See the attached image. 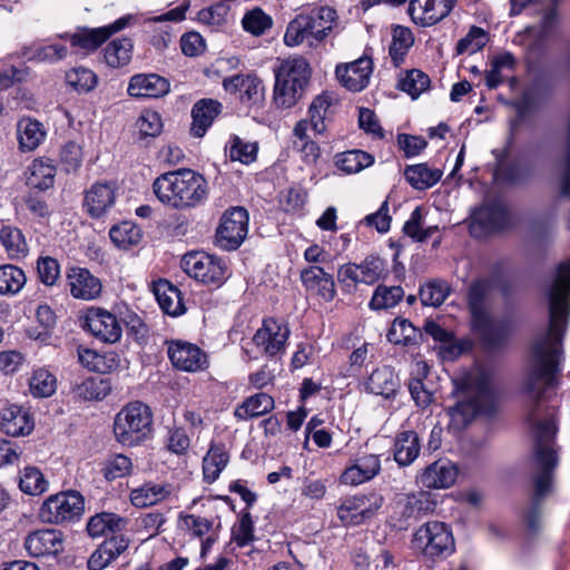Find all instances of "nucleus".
I'll use <instances>...</instances> for the list:
<instances>
[{
	"instance_id": "1",
	"label": "nucleus",
	"mask_w": 570,
	"mask_h": 570,
	"mask_svg": "<svg viewBox=\"0 0 570 570\" xmlns=\"http://www.w3.org/2000/svg\"><path fill=\"white\" fill-rule=\"evenodd\" d=\"M548 306V327L530 344L522 381L527 396L525 422L533 439L531 488L522 521L530 533H538L543 522V505L554 490L559 463L556 444L557 411L543 404L546 391L553 386L563 362V338L570 322V294H543Z\"/></svg>"
},
{
	"instance_id": "2",
	"label": "nucleus",
	"mask_w": 570,
	"mask_h": 570,
	"mask_svg": "<svg viewBox=\"0 0 570 570\" xmlns=\"http://www.w3.org/2000/svg\"><path fill=\"white\" fill-rule=\"evenodd\" d=\"M492 376L488 368L476 365L454 380L452 395L455 403L446 409L450 417L449 430L460 433L481 414L494 411L495 397L491 386Z\"/></svg>"
},
{
	"instance_id": "3",
	"label": "nucleus",
	"mask_w": 570,
	"mask_h": 570,
	"mask_svg": "<svg viewBox=\"0 0 570 570\" xmlns=\"http://www.w3.org/2000/svg\"><path fill=\"white\" fill-rule=\"evenodd\" d=\"M153 191L161 204L184 210L206 202L208 183L202 174L179 168L159 175L153 183Z\"/></svg>"
},
{
	"instance_id": "4",
	"label": "nucleus",
	"mask_w": 570,
	"mask_h": 570,
	"mask_svg": "<svg viewBox=\"0 0 570 570\" xmlns=\"http://www.w3.org/2000/svg\"><path fill=\"white\" fill-rule=\"evenodd\" d=\"M335 17V10L326 6L297 14L286 28L284 43L296 47L305 41L309 46L321 42L332 30Z\"/></svg>"
},
{
	"instance_id": "5",
	"label": "nucleus",
	"mask_w": 570,
	"mask_h": 570,
	"mask_svg": "<svg viewBox=\"0 0 570 570\" xmlns=\"http://www.w3.org/2000/svg\"><path fill=\"white\" fill-rule=\"evenodd\" d=\"M114 432L118 442L124 445L139 444L153 432L151 409L140 401L128 403L116 415Z\"/></svg>"
},
{
	"instance_id": "6",
	"label": "nucleus",
	"mask_w": 570,
	"mask_h": 570,
	"mask_svg": "<svg viewBox=\"0 0 570 570\" xmlns=\"http://www.w3.org/2000/svg\"><path fill=\"white\" fill-rule=\"evenodd\" d=\"M412 548L428 560L445 559L455 550L451 527L441 521H428L413 534Z\"/></svg>"
},
{
	"instance_id": "7",
	"label": "nucleus",
	"mask_w": 570,
	"mask_h": 570,
	"mask_svg": "<svg viewBox=\"0 0 570 570\" xmlns=\"http://www.w3.org/2000/svg\"><path fill=\"white\" fill-rule=\"evenodd\" d=\"M85 512V499L75 490L47 498L40 507L39 518L45 523L67 524L80 520Z\"/></svg>"
},
{
	"instance_id": "8",
	"label": "nucleus",
	"mask_w": 570,
	"mask_h": 570,
	"mask_svg": "<svg viewBox=\"0 0 570 570\" xmlns=\"http://www.w3.org/2000/svg\"><path fill=\"white\" fill-rule=\"evenodd\" d=\"M132 20V14H126L118 18L110 24L99 28L81 27L75 32H65L59 35V38L69 41L70 46L76 49V51L89 53L98 49L112 35L127 28Z\"/></svg>"
},
{
	"instance_id": "9",
	"label": "nucleus",
	"mask_w": 570,
	"mask_h": 570,
	"mask_svg": "<svg viewBox=\"0 0 570 570\" xmlns=\"http://www.w3.org/2000/svg\"><path fill=\"white\" fill-rule=\"evenodd\" d=\"M183 269L193 278L204 284L219 287L228 278L226 263L204 252H193L184 256Z\"/></svg>"
},
{
	"instance_id": "10",
	"label": "nucleus",
	"mask_w": 570,
	"mask_h": 570,
	"mask_svg": "<svg viewBox=\"0 0 570 570\" xmlns=\"http://www.w3.org/2000/svg\"><path fill=\"white\" fill-rule=\"evenodd\" d=\"M384 504L377 492L345 498L337 507V517L344 525H361L373 519Z\"/></svg>"
},
{
	"instance_id": "11",
	"label": "nucleus",
	"mask_w": 570,
	"mask_h": 570,
	"mask_svg": "<svg viewBox=\"0 0 570 570\" xmlns=\"http://www.w3.org/2000/svg\"><path fill=\"white\" fill-rule=\"evenodd\" d=\"M386 275V263L377 255H368L360 264H344L337 271L338 282L347 287L358 283L373 285Z\"/></svg>"
},
{
	"instance_id": "12",
	"label": "nucleus",
	"mask_w": 570,
	"mask_h": 570,
	"mask_svg": "<svg viewBox=\"0 0 570 570\" xmlns=\"http://www.w3.org/2000/svg\"><path fill=\"white\" fill-rule=\"evenodd\" d=\"M248 220V213L243 207L225 212L216 232V245L224 250L237 249L247 236Z\"/></svg>"
},
{
	"instance_id": "13",
	"label": "nucleus",
	"mask_w": 570,
	"mask_h": 570,
	"mask_svg": "<svg viewBox=\"0 0 570 570\" xmlns=\"http://www.w3.org/2000/svg\"><path fill=\"white\" fill-rule=\"evenodd\" d=\"M510 226V214L500 202L485 204L471 214L470 234L482 238L491 233L500 232Z\"/></svg>"
},
{
	"instance_id": "14",
	"label": "nucleus",
	"mask_w": 570,
	"mask_h": 570,
	"mask_svg": "<svg viewBox=\"0 0 570 570\" xmlns=\"http://www.w3.org/2000/svg\"><path fill=\"white\" fill-rule=\"evenodd\" d=\"M289 334L287 324L269 317L263 321L262 326L254 334L253 343L262 354L275 357L285 352Z\"/></svg>"
},
{
	"instance_id": "15",
	"label": "nucleus",
	"mask_w": 570,
	"mask_h": 570,
	"mask_svg": "<svg viewBox=\"0 0 570 570\" xmlns=\"http://www.w3.org/2000/svg\"><path fill=\"white\" fill-rule=\"evenodd\" d=\"M83 326L92 336L104 343H117L122 335V328L117 317L100 307H91L88 309Z\"/></svg>"
},
{
	"instance_id": "16",
	"label": "nucleus",
	"mask_w": 570,
	"mask_h": 570,
	"mask_svg": "<svg viewBox=\"0 0 570 570\" xmlns=\"http://www.w3.org/2000/svg\"><path fill=\"white\" fill-rule=\"evenodd\" d=\"M224 89L229 94H238L242 104L259 106L264 100L263 80L254 73H237L223 80Z\"/></svg>"
},
{
	"instance_id": "17",
	"label": "nucleus",
	"mask_w": 570,
	"mask_h": 570,
	"mask_svg": "<svg viewBox=\"0 0 570 570\" xmlns=\"http://www.w3.org/2000/svg\"><path fill=\"white\" fill-rule=\"evenodd\" d=\"M456 0H411L409 14L414 23L430 27L448 17Z\"/></svg>"
},
{
	"instance_id": "18",
	"label": "nucleus",
	"mask_w": 570,
	"mask_h": 570,
	"mask_svg": "<svg viewBox=\"0 0 570 570\" xmlns=\"http://www.w3.org/2000/svg\"><path fill=\"white\" fill-rule=\"evenodd\" d=\"M116 198L115 183L97 181L85 191L83 208L91 218H100L114 207Z\"/></svg>"
},
{
	"instance_id": "19",
	"label": "nucleus",
	"mask_w": 570,
	"mask_h": 570,
	"mask_svg": "<svg viewBox=\"0 0 570 570\" xmlns=\"http://www.w3.org/2000/svg\"><path fill=\"white\" fill-rule=\"evenodd\" d=\"M168 357L176 368L186 372H197L207 365L206 353L188 342H171L168 346Z\"/></svg>"
},
{
	"instance_id": "20",
	"label": "nucleus",
	"mask_w": 570,
	"mask_h": 570,
	"mask_svg": "<svg viewBox=\"0 0 570 570\" xmlns=\"http://www.w3.org/2000/svg\"><path fill=\"white\" fill-rule=\"evenodd\" d=\"M23 547L31 557L57 556L63 550V534L57 529H41L29 533Z\"/></svg>"
},
{
	"instance_id": "21",
	"label": "nucleus",
	"mask_w": 570,
	"mask_h": 570,
	"mask_svg": "<svg viewBox=\"0 0 570 570\" xmlns=\"http://www.w3.org/2000/svg\"><path fill=\"white\" fill-rule=\"evenodd\" d=\"M373 62L368 57H361L355 61L336 66L335 73L341 85L350 91L363 90L370 81Z\"/></svg>"
},
{
	"instance_id": "22",
	"label": "nucleus",
	"mask_w": 570,
	"mask_h": 570,
	"mask_svg": "<svg viewBox=\"0 0 570 570\" xmlns=\"http://www.w3.org/2000/svg\"><path fill=\"white\" fill-rule=\"evenodd\" d=\"M0 430L10 436L27 435L33 430V421L21 406L1 400Z\"/></svg>"
},
{
	"instance_id": "23",
	"label": "nucleus",
	"mask_w": 570,
	"mask_h": 570,
	"mask_svg": "<svg viewBox=\"0 0 570 570\" xmlns=\"http://www.w3.org/2000/svg\"><path fill=\"white\" fill-rule=\"evenodd\" d=\"M67 282L71 296L77 299H96L102 291L100 279L82 267H71L67 272Z\"/></svg>"
},
{
	"instance_id": "24",
	"label": "nucleus",
	"mask_w": 570,
	"mask_h": 570,
	"mask_svg": "<svg viewBox=\"0 0 570 570\" xmlns=\"http://www.w3.org/2000/svg\"><path fill=\"white\" fill-rule=\"evenodd\" d=\"M381 471V460L376 454L357 456L341 474V483L358 485L374 479Z\"/></svg>"
},
{
	"instance_id": "25",
	"label": "nucleus",
	"mask_w": 570,
	"mask_h": 570,
	"mask_svg": "<svg viewBox=\"0 0 570 570\" xmlns=\"http://www.w3.org/2000/svg\"><path fill=\"white\" fill-rule=\"evenodd\" d=\"M169 90V81L157 73L134 75L127 88L128 95L135 98H160Z\"/></svg>"
},
{
	"instance_id": "26",
	"label": "nucleus",
	"mask_w": 570,
	"mask_h": 570,
	"mask_svg": "<svg viewBox=\"0 0 570 570\" xmlns=\"http://www.w3.org/2000/svg\"><path fill=\"white\" fill-rule=\"evenodd\" d=\"M456 466L448 460H438L428 465L419 475V483L428 489H446L454 484Z\"/></svg>"
},
{
	"instance_id": "27",
	"label": "nucleus",
	"mask_w": 570,
	"mask_h": 570,
	"mask_svg": "<svg viewBox=\"0 0 570 570\" xmlns=\"http://www.w3.org/2000/svg\"><path fill=\"white\" fill-rule=\"evenodd\" d=\"M472 322L482 342L489 348L503 345L508 341L512 330V324L509 320L494 321L489 314L484 315V320H474Z\"/></svg>"
},
{
	"instance_id": "28",
	"label": "nucleus",
	"mask_w": 570,
	"mask_h": 570,
	"mask_svg": "<svg viewBox=\"0 0 570 570\" xmlns=\"http://www.w3.org/2000/svg\"><path fill=\"white\" fill-rule=\"evenodd\" d=\"M129 547V539L122 534L111 535L106 539L90 556L89 570H102Z\"/></svg>"
},
{
	"instance_id": "29",
	"label": "nucleus",
	"mask_w": 570,
	"mask_h": 570,
	"mask_svg": "<svg viewBox=\"0 0 570 570\" xmlns=\"http://www.w3.org/2000/svg\"><path fill=\"white\" fill-rule=\"evenodd\" d=\"M301 281L307 291L316 293L325 302L333 301L336 295L333 276L320 266L304 268Z\"/></svg>"
},
{
	"instance_id": "30",
	"label": "nucleus",
	"mask_w": 570,
	"mask_h": 570,
	"mask_svg": "<svg viewBox=\"0 0 570 570\" xmlns=\"http://www.w3.org/2000/svg\"><path fill=\"white\" fill-rule=\"evenodd\" d=\"M223 105L215 99L204 98L195 102L191 108L190 132L194 137H203L213 125L215 118L222 112Z\"/></svg>"
},
{
	"instance_id": "31",
	"label": "nucleus",
	"mask_w": 570,
	"mask_h": 570,
	"mask_svg": "<svg viewBox=\"0 0 570 570\" xmlns=\"http://www.w3.org/2000/svg\"><path fill=\"white\" fill-rule=\"evenodd\" d=\"M435 501L431 499V494L425 491H419L406 497L401 511L400 529H407V527L428 514L434 511Z\"/></svg>"
},
{
	"instance_id": "32",
	"label": "nucleus",
	"mask_w": 570,
	"mask_h": 570,
	"mask_svg": "<svg viewBox=\"0 0 570 570\" xmlns=\"http://www.w3.org/2000/svg\"><path fill=\"white\" fill-rule=\"evenodd\" d=\"M154 294L165 314L179 316L186 312L181 292L167 279H159L154 284Z\"/></svg>"
},
{
	"instance_id": "33",
	"label": "nucleus",
	"mask_w": 570,
	"mask_h": 570,
	"mask_svg": "<svg viewBox=\"0 0 570 570\" xmlns=\"http://www.w3.org/2000/svg\"><path fill=\"white\" fill-rule=\"evenodd\" d=\"M274 72L277 78L306 88L312 75L309 63L302 56H292L281 60Z\"/></svg>"
},
{
	"instance_id": "34",
	"label": "nucleus",
	"mask_w": 570,
	"mask_h": 570,
	"mask_svg": "<svg viewBox=\"0 0 570 570\" xmlns=\"http://www.w3.org/2000/svg\"><path fill=\"white\" fill-rule=\"evenodd\" d=\"M420 438L414 431L399 432L394 441V460L399 465H410L420 454Z\"/></svg>"
},
{
	"instance_id": "35",
	"label": "nucleus",
	"mask_w": 570,
	"mask_h": 570,
	"mask_svg": "<svg viewBox=\"0 0 570 570\" xmlns=\"http://www.w3.org/2000/svg\"><path fill=\"white\" fill-rule=\"evenodd\" d=\"M134 41L122 37L110 41L104 49V61L114 69L128 66L132 59Z\"/></svg>"
},
{
	"instance_id": "36",
	"label": "nucleus",
	"mask_w": 570,
	"mask_h": 570,
	"mask_svg": "<svg viewBox=\"0 0 570 570\" xmlns=\"http://www.w3.org/2000/svg\"><path fill=\"white\" fill-rule=\"evenodd\" d=\"M170 494V485L154 482L144 483L130 491V502L136 508H147L165 500Z\"/></svg>"
},
{
	"instance_id": "37",
	"label": "nucleus",
	"mask_w": 570,
	"mask_h": 570,
	"mask_svg": "<svg viewBox=\"0 0 570 570\" xmlns=\"http://www.w3.org/2000/svg\"><path fill=\"white\" fill-rule=\"evenodd\" d=\"M515 68L517 59L510 51H504L492 57L490 60V69L483 72L485 86L491 90L498 88L505 79L503 71H514Z\"/></svg>"
},
{
	"instance_id": "38",
	"label": "nucleus",
	"mask_w": 570,
	"mask_h": 570,
	"mask_svg": "<svg viewBox=\"0 0 570 570\" xmlns=\"http://www.w3.org/2000/svg\"><path fill=\"white\" fill-rule=\"evenodd\" d=\"M274 399L267 393H257L244 400L234 415L237 420L247 421L271 412L274 409Z\"/></svg>"
},
{
	"instance_id": "39",
	"label": "nucleus",
	"mask_w": 570,
	"mask_h": 570,
	"mask_svg": "<svg viewBox=\"0 0 570 570\" xmlns=\"http://www.w3.org/2000/svg\"><path fill=\"white\" fill-rule=\"evenodd\" d=\"M30 175L27 184L31 188L46 190L53 186L56 177V166L49 158L35 159L29 167Z\"/></svg>"
},
{
	"instance_id": "40",
	"label": "nucleus",
	"mask_w": 570,
	"mask_h": 570,
	"mask_svg": "<svg viewBox=\"0 0 570 570\" xmlns=\"http://www.w3.org/2000/svg\"><path fill=\"white\" fill-rule=\"evenodd\" d=\"M229 461L224 444L212 443L203 459V474L207 483L215 482Z\"/></svg>"
},
{
	"instance_id": "41",
	"label": "nucleus",
	"mask_w": 570,
	"mask_h": 570,
	"mask_svg": "<svg viewBox=\"0 0 570 570\" xmlns=\"http://www.w3.org/2000/svg\"><path fill=\"white\" fill-rule=\"evenodd\" d=\"M306 87L275 77L273 102L278 109H291L304 97Z\"/></svg>"
},
{
	"instance_id": "42",
	"label": "nucleus",
	"mask_w": 570,
	"mask_h": 570,
	"mask_svg": "<svg viewBox=\"0 0 570 570\" xmlns=\"http://www.w3.org/2000/svg\"><path fill=\"white\" fill-rule=\"evenodd\" d=\"M397 382L391 367L382 366L374 370L365 383L366 392L384 397L394 395Z\"/></svg>"
},
{
	"instance_id": "43",
	"label": "nucleus",
	"mask_w": 570,
	"mask_h": 570,
	"mask_svg": "<svg viewBox=\"0 0 570 570\" xmlns=\"http://www.w3.org/2000/svg\"><path fill=\"white\" fill-rule=\"evenodd\" d=\"M20 56L28 61L55 63L68 56L65 45L52 43L48 46H28L21 49Z\"/></svg>"
},
{
	"instance_id": "44",
	"label": "nucleus",
	"mask_w": 570,
	"mask_h": 570,
	"mask_svg": "<svg viewBox=\"0 0 570 570\" xmlns=\"http://www.w3.org/2000/svg\"><path fill=\"white\" fill-rule=\"evenodd\" d=\"M20 149L35 150L45 139L46 131L42 124L31 118H22L17 126Z\"/></svg>"
},
{
	"instance_id": "45",
	"label": "nucleus",
	"mask_w": 570,
	"mask_h": 570,
	"mask_svg": "<svg viewBox=\"0 0 570 570\" xmlns=\"http://www.w3.org/2000/svg\"><path fill=\"white\" fill-rule=\"evenodd\" d=\"M491 286V282L487 278H479L470 284L468 289V305L472 321L484 320V315L489 314L487 312L485 301Z\"/></svg>"
},
{
	"instance_id": "46",
	"label": "nucleus",
	"mask_w": 570,
	"mask_h": 570,
	"mask_svg": "<svg viewBox=\"0 0 570 570\" xmlns=\"http://www.w3.org/2000/svg\"><path fill=\"white\" fill-rule=\"evenodd\" d=\"M441 169L430 168L426 164L411 165L405 168L404 176L409 184L419 190L434 186L442 178Z\"/></svg>"
},
{
	"instance_id": "47",
	"label": "nucleus",
	"mask_w": 570,
	"mask_h": 570,
	"mask_svg": "<svg viewBox=\"0 0 570 570\" xmlns=\"http://www.w3.org/2000/svg\"><path fill=\"white\" fill-rule=\"evenodd\" d=\"M337 168L346 174H356L374 164V156L360 149L347 150L335 156Z\"/></svg>"
},
{
	"instance_id": "48",
	"label": "nucleus",
	"mask_w": 570,
	"mask_h": 570,
	"mask_svg": "<svg viewBox=\"0 0 570 570\" xmlns=\"http://www.w3.org/2000/svg\"><path fill=\"white\" fill-rule=\"evenodd\" d=\"M0 242L10 258H21L28 254L26 237L18 227L3 225L0 228Z\"/></svg>"
},
{
	"instance_id": "49",
	"label": "nucleus",
	"mask_w": 570,
	"mask_h": 570,
	"mask_svg": "<svg viewBox=\"0 0 570 570\" xmlns=\"http://www.w3.org/2000/svg\"><path fill=\"white\" fill-rule=\"evenodd\" d=\"M27 282L22 268L6 264L0 266V295H14L19 293Z\"/></svg>"
},
{
	"instance_id": "50",
	"label": "nucleus",
	"mask_w": 570,
	"mask_h": 570,
	"mask_svg": "<svg viewBox=\"0 0 570 570\" xmlns=\"http://www.w3.org/2000/svg\"><path fill=\"white\" fill-rule=\"evenodd\" d=\"M404 296V289L401 286L379 285L368 303L373 311L392 308L397 305Z\"/></svg>"
},
{
	"instance_id": "51",
	"label": "nucleus",
	"mask_w": 570,
	"mask_h": 570,
	"mask_svg": "<svg viewBox=\"0 0 570 570\" xmlns=\"http://www.w3.org/2000/svg\"><path fill=\"white\" fill-rule=\"evenodd\" d=\"M450 285L442 279H433L420 287V299L425 306L438 307L450 295Z\"/></svg>"
},
{
	"instance_id": "52",
	"label": "nucleus",
	"mask_w": 570,
	"mask_h": 570,
	"mask_svg": "<svg viewBox=\"0 0 570 570\" xmlns=\"http://www.w3.org/2000/svg\"><path fill=\"white\" fill-rule=\"evenodd\" d=\"M111 242L119 248L137 245L141 239V230L131 222H122L109 230Z\"/></svg>"
},
{
	"instance_id": "53",
	"label": "nucleus",
	"mask_w": 570,
	"mask_h": 570,
	"mask_svg": "<svg viewBox=\"0 0 570 570\" xmlns=\"http://www.w3.org/2000/svg\"><path fill=\"white\" fill-rule=\"evenodd\" d=\"M331 96L327 92H323L316 96L309 105L307 120L311 122V128L316 134L322 135L326 130L324 120L327 110L331 107Z\"/></svg>"
},
{
	"instance_id": "54",
	"label": "nucleus",
	"mask_w": 570,
	"mask_h": 570,
	"mask_svg": "<svg viewBox=\"0 0 570 570\" xmlns=\"http://www.w3.org/2000/svg\"><path fill=\"white\" fill-rule=\"evenodd\" d=\"M430 77L425 72L412 69L407 70L400 79L397 87L415 99L430 88Z\"/></svg>"
},
{
	"instance_id": "55",
	"label": "nucleus",
	"mask_w": 570,
	"mask_h": 570,
	"mask_svg": "<svg viewBox=\"0 0 570 570\" xmlns=\"http://www.w3.org/2000/svg\"><path fill=\"white\" fill-rule=\"evenodd\" d=\"M19 488L29 495H40L48 489V481L38 468L27 466L20 472Z\"/></svg>"
},
{
	"instance_id": "56",
	"label": "nucleus",
	"mask_w": 570,
	"mask_h": 570,
	"mask_svg": "<svg viewBox=\"0 0 570 570\" xmlns=\"http://www.w3.org/2000/svg\"><path fill=\"white\" fill-rule=\"evenodd\" d=\"M30 392L36 397H49L57 390L56 376L46 368L35 370L29 380Z\"/></svg>"
},
{
	"instance_id": "57",
	"label": "nucleus",
	"mask_w": 570,
	"mask_h": 570,
	"mask_svg": "<svg viewBox=\"0 0 570 570\" xmlns=\"http://www.w3.org/2000/svg\"><path fill=\"white\" fill-rule=\"evenodd\" d=\"M417 336H422L417 333L413 324L405 318H395L387 333V340L393 344H416Z\"/></svg>"
},
{
	"instance_id": "58",
	"label": "nucleus",
	"mask_w": 570,
	"mask_h": 570,
	"mask_svg": "<svg viewBox=\"0 0 570 570\" xmlns=\"http://www.w3.org/2000/svg\"><path fill=\"white\" fill-rule=\"evenodd\" d=\"M412 43L413 38L410 29L403 27H396L394 29L389 52L395 67H399L404 61L407 50Z\"/></svg>"
},
{
	"instance_id": "59",
	"label": "nucleus",
	"mask_w": 570,
	"mask_h": 570,
	"mask_svg": "<svg viewBox=\"0 0 570 570\" xmlns=\"http://www.w3.org/2000/svg\"><path fill=\"white\" fill-rule=\"evenodd\" d=\"M66 82L78 92H89L96 88L98 77L90 69L77 67L66 73Z\"/></svg>"
},
{
	"instance_id": "60",
	"label": "nucleus",
	"mask_w": 570,
	"mask_h": 570,
	"mask_svg": "<svg viewBox=\"0 0 570 570\" xmlns=\"http://www.w3.org/2000/svg\"><path fill=\"white\" fill-rule=\"evenodd\" d=\"M101 471L108 481L125 478L132 471L131 459L124 454H112L106 459Z\"/></svg>"
},
{
	"instance_id": "61",
	"label": "nucleus",
	"mask_w": 570,
	"mask_h": 570,
	"mask_svg": "<svg viewBox=\"0 0 570 570\" xmlns=\"http://www.w3.org/2000/svg\"><path fill=\"white\" fill-rule=\"evenodd\" d=\"M257 150L258 147L256 142L244 141L238 136H233L229 140V158L234 161L237 160L248 165L256 160Z\"/></svg>"
},
{
	"instance_id": "62",
	"label": "nucleus",
	"mask_w": 570,
	"mask_h": 570,
	"mask_svg": "<svg viewBox=\"0 0 570 570\" xmlns=\"http://www.w3.org/2000/svg\"><path fill=\"white\" fill-rule=\"evenodd\" d=\"M242 24L252 35L261 36L272 27L273 20L261 8H255L245 13Z\"/></svg>"
},
{
	"instance_id": "63",
	"label": "nucleus",
	"mask_w": 570,
	"mask_h": 570,
	"mask_svg": "<svg viewBox=\"0 0 570 570\" xmlns=\"http://www.w3.org/2000/svg\"><path fill=\"white\" fill-rule=\"evenodd\" d=\"M82 147L75 142H66L60 151V164L66 173H77L82 165Z\"/></svg>"
},
{
	"instance_id": "64",
	"label": "nucleus",
	"mask_w": 570,
	"mask_h": 570,
	"mask_svg": "<svg viewBox=\"0 0 570 570\" xmlns=\"http://www.w3.org/2000/svg\"><path fill=\"white\" fill-rule=\"evenodd\" d=\"M139 137H156L161 132L163 122L161 117L158 112L153 110H145L141 112L136 121Z\"/></svg>"
}]
</instances>
